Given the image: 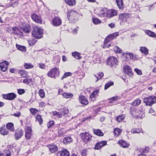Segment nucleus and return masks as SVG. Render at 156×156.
<instances>
[{
    "label": "nucleus",
    "instance_id": "obj_1",
    "mask_svg": "<svg viewBox=\"0 0 156 156\" xmlns=\"http://www.w3.org/2000/svg\"><path fill=\"white\" fill-rule=\"evenodd\" d=\"M144 102L146 105L151 106L156 103V97L153 96H150L144 98Z\"/></svg>",
    "mask_w": 156,
    "mask_h": 156
},
{
    "label": "nucleus",
    "instance_id": "obj_2",
    "mask_svg": "<svg viewBox=\"0 0 156 156\" xmlns=\"http://www.w3.org/2000/svg\"><path fill=\"white\" fill-rule=\"evenodd\" d=\"M130 113L133 118L136 119L142 118L144 116V112L138 109L132 110Z\"/></svg>",
    "mask_w": 156,
    "mask_h": 156
},
{
    "label": "nucleus",
    "instance_id": "obj_3",
    "mask_svg": "<svg viewBox=\"0 0 156 156\" xmlns=\"http://www.w3.org/2000/svg\"><path fill=\"white\" fill-rule=\"evenodd\" d=\"M43 33L42 29L37 27H35L32 32V34L36 38L40 39Z\"/></svg>",
    "mask_w": 156,
    "mask_h": 156
},
{
    "label": "nucleus",
    "instance_id": "obj_4",
    "mask_svg": "<svg viewBox=\"0 0 156 156\" xmlns=\"http://www.w3.org/2000/svg\"><path fill=\"white\" fill-rule=\"evenodd\" d=\"M117 58L113 56L108 58L106 60L107 64L110 67H115L117 64Z\"/></svg>",
    "mask_w": 156,
    "mask_h": 156
},
{
    "label": "nucleus",
    "instance_id": "obj_5",
    "mask_svg": "<svg viewBox=\"0 0 156 156\" xmlns=\"http://www.w3.org/2000/svg\"><path fill=\"white\" fill-rule=\"evenodd\" d=\"M118 35V33L116 32L108 36L105 40L104 41V43L105 44L104 48H109L110 46V44L107 45V43L110 41L112 40L114 38L116 37Z\"/></svg>",
    "mask_w": 156,
    "mask_h": 156
},
{
    "label": "nucleus",
    "instance_id": "obj_6",
    "mask_svg": "<svg viewBox=\"0 0 156 156\" xmlns=\"http://www.w3.org/2000/svg\"><path fill=\"white\" fill-rule=\"evenodd\" d=\"M59 74L58 69L54 68L51 69L48 73V76L52 78H55L56 76H58Z\"/></svg>",
    "mask_w": 156,
    "mask_h": 156
},
{
    "label": "nucleus",
    "instance_id": "obj_7",
    "mask_svg": "<svg viewBox=\"0 0 156 156\" xmlns=\"http://www.w3.org/2000/svg\"><path fill=\"white\" fill-rule=\"evenodd\" d=\"M80 136L82 140L86 143L89 142L92 138L91 136L87 133H81Z\"/></svg>",
    "mask_w": 156,
    "mask_h": 156
},
{
    "label": "nucleus",
    "instance_id": "obj_8",
    "mask_svg": "<svg viewBox=\"0 0 156 156\" xmlns=\"http://www.w3.org/2000/svg\"><path fill=\"white\" fill-rule=\"evenodd\" d=\"M32 135V131L31 128L30 126H27L25 130L26 139L27 140H30L31 139Z\"/></svg>",
    "mask_w": 156,
    "mask_h": 156
},
{
    "label": "nucleus",
    "instance_id": "obj_9",
    "mask_svg": "<svg viewBox=\"0 0 156 156\" xmlns=\"http://www.w3.org/2000/svg\"><path fill=\"white\" fill-rule=\"evenodd\" d=\"M3 98L5 99L11 100L14 99L16 97V95L13 93H10L7 94H3L2 95Z\"/></svg>",
    "mask_w": 156,
    "mask_h": 156
},
{
    "label": "nucleus",
    "instance_id": "obj_10",
    "mask_svg": "<svg viewBox=\"0 0 156 156\" xmlns=\"http://www.w3.org/2000/svg\"><path fill=\"white\" fill-rule=\"evenodd\" d=\"M23 134V130L20 129H16L15 134V139L16 140H19L20 139Z\"/></svg>",
    "mask_w": 156,
    "mask_h": 156
},
{
    "label": "nucleus",
    "instance_id": "obj_11",
    "mask_svg": "<svg viewBox=\"0 0 156 156\" xmlns=\"http://www.w3.org/2000/svg\"><path fill=\"white\" fill-rule=\"evenodd\" d=\"M62 20L59 17H54L52 20V24L54 26L58 27L62 24Z\"/></svg>",
    "mask_w": 156,
    "mask_h": 156
},
{
    "label": "nucleus",
    "instance_id": "obj_12",
    "mask_svg": "<svg viewBox=\"0 0 156 156\" xmlns=\"http://www.w3.org/2000/svg\"><path fill=\"white\" fill-rule=\"evenodd\" d=\"M129 15L126 13H122L119 15V19L122 22H126L129 19Z\"/></svg>",
    "mask_w": 156,
    "mask_h": 156
},
{
    "label": "nucleus",
    "instance_id": "obj_13",
    "mask_svg": "<svg viewBox=\"0 0 156 156\" xmlns=\"http://www.w3.org/2000/svg\"><path fill=\"white\" fill-rule=\"evenodd\" d=\"M68 17L70 18L72 20H74L78 15L77 13L73 10H70L67 14Z\"/></svg>",
    "mask_w": 156,
    "mask_h": 156
},
{
    "label": "nucleus",
    "instance_id": "obj_14",
    "mask_svg": "<svg viewBox=\"0 0 156 156\" xmlns=\"http://www.w3.org/2000/svg\"><path fill=\"white\" fill-rule=\"evenodd\" d=\"M123 70L124 72L128 74L129 76H131L133 75L132 69L128 66H124L123 67Z\"/></svg>",
    "mask_w": 156,
    "mask_h": 156
},
{
    "label": "nucleus",
    "instance_id": "obj_15",
    "mask_svg": "<svg viewBox=\"0 0 156 156\" xmlns=\"http://www.w3.org/2000/svg\"><path fill=\"white\" fill-rule=\"evenodd\" d=\"M9 62L5 61L0 63V67L2 70L3 72L5 71L7 68L8 66L9 65Z\"/></svg>",
    "mask_w": 156,
    "mask_h": 156
},
{
    "label": "nucleus",
    "instance_id": "obj_16",
    "mask_svg": "<svg viewBox=\"0 0 156 156\" xmlns=\"http://www.w3.org/2000/svg\"><path fill=\"white\" fill-rule=\"evenodd\" d=\"M108 9L104 8L99 9L98 13V15L101 17L107 16V17Z\"/></svg>",
    "mask_w": 156,
    "mask_h": 156
},
{
    "label": "nucleus",
    "instance_id": "obj_17",
    "mask_svg": "<svg viewBox=\"0 0 156 156\" xmlns=\"http://www.w3.org/2000/svg\"><path fill=\"white\" fill-rule=\"evenodd\" d=\"M117 11L115 9H108L107 17L111 18L117 15Z\"/></svg>",
    "mask_w": 156,
    "mask_h": 156
},
{
    "label": "nucleus",
    "instance_id": "obj_18",
    "mask_svg": "<svg viewBox=\"0 0 156 156\" xmlns=\"http://www.w3.org/2000/svg\"><path fill=\"white\" fill-rule=\"evenodd\" d=\"M123 57H126V58L125 60L126 61H128L129 59H134L135 57L131 53H126L123 54L122 56Z\"/></svg>",
    "mask_w": 156,
    "mask_h": 156
},
{
    "label": "nucleus",
    "instance_id": "obj_19",
    "mask_svg": "<svg viewBox=\"0 0 156 156\" xmlns=\"http://www.w3.org/2000/svg\"><path fill=\"white\" fill-rule=\"evenodd\" d=\"M107 144V142L105 141H103L101 142H99L97 143L94 147V149H95L99 150L101 149L103 147L106 145Z\"/></svg>",
    "mask_w": 156,
    "mask_h": 156
},
{
    "label": "nucleus",
    "instance_id": "obj_20",
    "mask_svg": "<svg viewBox=\"0 0 156 156\" xmlns=\"http://www.w3.org/2000/svg\"><path fill=\"white\" fill-rule=\"evenodd\" d=\"M79 100L80 102L83 105H86L88 103V101L87 99L84 96H80Z\"/></svg>",
    "mask_w": 156,
    "mask_h": 156
},
{
    "label": "nucleus",
    "instance_id": "obj_21",
    "mask_svg": "<svg viewBox=\"0 0 156 156\" xmlns=\"http://www.w3.org/2000/svg\"><path fill=\"white\" fill-rule=\"evenodd\" d=\"M31 18L33 20L37 23L41 22V18L36 14H33L31 16Z\"/></svg>",
    "mask_w": 156,
    "mask_h": 156
},
{
    "label": "nucleus",
    "instance_id": "obj_22",
    "mask_svg": "<svg viewBox=\"0 0 156 156\" xmlns=\"http://www.w3.org/2000/svg\"><path fill=\"white\" fill-rule=\"evenodd\" d=\"M69 151L65 149L58 153V156H69Z\"/></svg>",
    "mask_w": 156,
    "mask_h": 156
},
{
    "label": "nucleus",
    "instance_id": "obj_23",
    "mask_svg": "<svg viewBox=\"0 0 156 156\" xmlns=\"http://www.w3.org/2000/svg\"><path fill=\"white\" fill-rule=\"evenodd\" d=\"M118 143L123 148H126L128 147L129 144L126 143V142L124 140H119Z\"/></svg>",
    "mask_w": 156,
    "mask_h": 156
},
{
    "label": "nucleus",
    "instance_id": "obj_24",
    "mask_svg": "<svg viewBox=\"0 0 156 156\" xmlns=\"http://www.w3.org/2000/svg\"><path fill=\"white\" fill-rule=\"evenodd\" d=\"M12 30L13 33L16 34L22 35H23L22 32L16 27H15L12 28Z\"/></svg>",
    "mask_w": 156,
    "mask_h": 156
},
{
    "label": "nucleus",
    "instance_id": "obj_25",
    "mask_svg": "<svg viewBox=\"0 0 156 156\" xmlns=\"http://www.w3.org/2000/svg\"><path fill=\"white\" fill-rule=\"evenodd\" d=\"M0 133L3 135H7L8 133V132L5 129V126L2 127L0 129Z\"/></svg>",
    "mask_w": 156,
    "mask_h": 156
},
{
    "label": "nucleus",
    "instance_id": "obj_26",
    "mask_svg": "<svg viewBox=\"0 0 156 156\" xmlns=\"http://www.w3.org/2000/svg\"><path fill=\"white\" fill-rule=\"evenodd\" d=\"M94 133V134L100 136H102L104 135L103 133L101 132V130L99 129H93Z\"/></svg>",
    "mask_w": 156,
    "mask_h": 156
},
{
    "label": "nucleus",
    "instance_id": "obj_27",
    "mask_svg": "<svg viewBox=\"0 0 156 156\" xmlns=\"http://www.w3.org/2000/svg\"><path fill=\"white\" fill-rule=\"evenodd\" d=\"M118 6L120 9H122L123 8V3L122 0H115Z\"/></svg>",
    "mask_w": 156,
    "mask_h": 156
},
{
    "label": "nucleus",
    "instance_id": "obj_28",
    "mask_svg": "<svg viewBox=\"0 0 156 156\" xmlns=\"http://www.w3.org/2000/svg\"><path fill=\"white\" fill-rule=\"evenodd\" d=\"M7 129L12 132H13L15 130L13 124L12 123H8L6 125Z\"/></svg>",
    "mask_w": 156,
    "mask_h": 156
},
{
    "label": "nucleus",
    "instance_id": "obj_29",
    "mask_svg": "<svg viewBox=\"0 0 156 156\" xmlns=\"http://www.w3.org/2000/svg\"><path fill=\"white\" fill-rule=\"evenodd\" d=\"M141 102V100L139 98H137L134 100L132 104L133 106H138L139 105Z\"/></svg>",
    "mask_w": 156,
    "mask_h": 156
},
{
    "label": "nucleus",
    "instance_id": "obj_30",
    "mask_svg": "<svg viewBox=\"0 0 156 156\" xmlns=\"http://www.w3.org/2000/svg\"><path fill=\"white\" fill-rule=\"evenodd\" d=\"M140 51L143 54H145V55H147L148 53V50L145 47H140Z\"/></svg>",
    "mask_w": 156,
    "mask_h": 156
},
{
    "label": "nucleus",
    "instance_id": "obj_31",
    "mask_svg": "<svg viewBox=\"0 0 156 156\" xmlns=\"http://www.w3.org/2000/svg\"><path fill=\"white\" fill-rule=\"evenodd\" d=\"M16 47L19 50L23 52H25L26 51V47L23 46H21L17 44L16 45Z\"/></svg>",
    "mask_w": 156,
    "mask_h": 156
},
{
    "label": "nucleus",
    "instance_id": "obj_32",
    "mask_svg": "<svg viewBox=\"0 0 156 156\" xmlns=\"http://www.w3.org/2000/svg\"><path fill=\"white\" fill-rule=\"evenodd\" d=\"M49 149L51 153H54L57 150L58 148L55 145H51L49 147Z\"/></svg>",
    "mask_w": 156,
    "mask_h": 156
},
{
    "label": "nucleus",
    "instance_id": "obj_33",
    "mask_svg": "<svg viewBox=\"0 0 156 156\" xmlns=\"http://www.w3.org/2000/svg\"><path fill=\"white\" fill-rule=\"evenodd\" d=\"M145 33L146 34L150 37H156V34L155 33L149 30H146L145 31Z\"/></svg>",
    "mask_w": 156,
    "mask_h": 156
},
{
    "label": "nucleus",
    "instance_id": "obj_34",
    "mask_svg": "<svg viewBox=\"0 0 156 156\" xmlns=\"http://www.w3.org/2000/svg\"><path fill=\"white\" fill-rule=\"evenodd\" d=\"M142 130L141 128H135L131 130V133H139L142 132Z\"/></svg>",
    "mask_w": 156,
    "mask_h": 156
},
{
    "label": "nucleus",
    "instance_id": "obj_35",
    "mask_svg": "<svg viewBox=\"0 0 156 156\" xmlns=\"http://www.w3.org/2000/svg\"><path fill=\"white\" fill-rule=\"evenodd\" d=\"M66 2L68 5L71 6L74 5L76 4L75 0H65Z\"/></svg>",
    "mask_w": 156,
    "mask_h": 156
},
{
    "label": "nucleus",
    "instance_id": "obj_36",
    "mask_svg": "<svg viewBox=\"0 0 156 156\" xmlns=\"http://www.w3.org/2000/svg\"><path fill=\"white\" fill-rule=\"evenodd\" d=\"M72 55L75 58L79 59L81 58L80 54L77 52H74L72 53Z\"/></svg>",
    "mask_w": 156,
    "mask_h": 156
},
{
    "label": "nucleus",
    "instance_id": "obj_37",
    "mask_svg": "<svg viewBox=\"0 0 156 156\" xmlns=\"http://www.w3.org/2000/svg\"><path fill=\"white\" fill-rule=\"evenodd\" d=\"M72 142V139L70 137H66L64 138L63 140V142L64 144L70 143Z\"/></svg>",
    "mask_w": 156,
    "mask_h": 156
},
{
    "label": "nucleus",
    "instance_id": "obj_38",
    "mask_svg": "<svg viewBox=\"0 0 156 156\" xmlns=\"http://www.w3.org/2000/svg\"><path fill=\"white\" fill-rule=\"evenodd\" d=\"M22 30L25 33H28L30 31V27L29 25H27L23 28Z\"/></svg>",
    "mask_w": 156,
    "mask_h": 156
},
{
    "label": "nucleus",
    "instance_id": "obj_39",
    "mask_svg": "<svg viewBox=\"0 0 156 156\" xmlns=\"http://www.w3.org/2000/svg\"><path fill=\"white\" fill-rule=\"evenodd\" d=\"M19 73L22 77L25 78L27 76V73L23 70H20L19 71Z\"/></svg>",
    "mask_w": 156,
    "mask_h": 156
},
{
    "label": "nucleus",
    "instance_id": "obj_40",
    "mask_svg": "<svg viewBox=\"0 0 156 156\" xmlns=\"http://www.w3.org/2000/svg\"><path fill=\"white\" fill-rule=\"evenodd\" d=\"M125 116L124 115H122L118 116L116 118V120L119 122H122L125 118Z\"/></svg>",
    "mask_w": 156,
    "mask_h": 156
},
{
    "label": "nucleus",
    "instance_id": "obj_41",
    "mask_svg": "<svg viewBox=\"0 0 156 156\" xmlns=\"http://www.w3.org/2000/svg\"><path fill=\"white\" fill-rule=\"evenodd\" d=\"M62 95L64 98H67L72 97L73 96V94L71 93H67L65 92L62 94Z\"/></svg>",
    "mask_w": 156,
    "mask_h": 156
},
{
    "label": "nucleus",
    "instance_id": "obj_42",
    "mask_svg": "<svg viewBox=\"0 0 156 156\" xmlns=\"http://www.w3.org/2000/svg\"><path fill=\"white\" fill-rule=\"evenodd\" d=\"M58 133L59 137H62L66 133V132L64 131L63 129L61 128L58 131Z\"/></svg>",
    "mask_w": 156,
    "mask_h": 156
},
{
    "label": "nucleus",
    "instance_id": "obj_43",
    "mask_svg": "<svg viewBox=\"0 0 156 156\" xmlns=\"http://www.w3.org/2000/svg\"><path fill=\"white\" fill-rule=\"evenodd\" d=\"M114 83L112 81H109L105 85V90H106L108 89L111 86L113 85Z\"/></svg>",
    "mask_w": 156,
    "mask_h": 156
},
{
    "label": "nucleus",
    "instance_id": "obj_44",
    "mask_svg": "<svg viewBox=\"0 0 156 156\" xmlns=\"http://www.w3.org/2000/svg\"><path fill=\"white\" fill-rule=\"evenodd\" d=\"M94 76L97 78V80L96 81L97 82L98 80L101 79L104 76V74L103 73L99 72L96 75H94Z\"/></svg>",
    "mask_w": 156,
    "mask_h": 156
},
{
    "label": "nucleus",
    "instance_id": "obj_45",
    "mask_svg": "<svg viewBox=\"0 0 156 156\" xmlns=\"http://www.w3.org/2000/svg\"><path fill=\"white\" fill-rule=\"evenodd\" d=\"M36 120H37L40 125H41L43 122V120L41 115H37L36 117Z\"/></svg>",
    "mask_w": 156,
    "mask_h": 156
},
{
    "label": "nucleus",
    "instance_id": "obj_46",
    "mask_svg": "<svg viewBox=\"0 0 156 156\" xmlns=\"http://www.w3.org/2000/svg\"><path fill=\"white\" fill-rule=\"evenodd\" d=\"M122 132V130L119 128H116L115 129L114 131V133L115 135L118 136Z\"/></svg>",
    "mask_w": 156,
    "mask_h": 156
},
{
    "label": "nucleus",
    "instance_id": "obj_47",
    "mask_svg": "<svg viewBox=\"0 0 156 156\" xmlns=\"http://www.w3.org/2000/svg\"><path fill=\"white\" fill-rule=\"evenodd\" d=\"M39 94L41 98H43L45 97V93L43 89H40L39 92Z\"/></svg>",
    "mask_w": 156,
    "mask_h": 156
},
{
    "label": "nucleus",
    "instance_id": "obj_48",
    "mask_svg": "<svg viewBox=\"0 0 156 156\" xmlns=\"http://www.w3.org/2000/svg\"><path fill=\"white\" fill-rule=\"evenodd\" d=\"M60 111L62 112V115L64 116H65V115L68 114L69 110L68 108H64L63 109V110H61Z\"/></svg>",
    "mask_w": 156,
    "mask_h": 156
},
{
    "label": "nucleus",
    "instance_id": "obj_49",
    "mask_svg": "<svg viewBox=\"0 0 156 156\" xmlns=\"http://www.w3.org/2000/svg\"><path fill=\"white\" fill-rule=\"evenodd\" d=\"M92 20L94 23L95 24H98L101 23V20L96 18H93Z\"/></svg>",
    "mask_w": 156,
    "mask_h": 156
},
{
    "label": "nucleus",
    "instance_id": "obj_50",
    "mask_svg": "<svg viewBox=\"0 0 156 156\" xmlns=\"http://www.w3.org/2000/svg\"><path fill=\"white\" fill-rule=\"evenodd\" d=\"M24 66L26 69H31L34 66L31 63H25Z\"/></svg>",
    "mask_w": 156,
    "mask_h": 156
},
{
    "label": "nucleus",
    "instance_id": "obj_51",
    "mask_svg": "<svg viewBox=\"0 0 156 156\" xmlns=\"http://www.w3.org/2000/svg\"><path fill=\"white\" fill-rule=\"evenodd\" d=\"M72 74V73L69 72H66L64 73L61 79V80H63L64 79L66 78L68 76H71Z\"/></svg>",
    "mask_w": 156,
    "mask_h": 156
},
{
    "label": "nucleus",
    "instance_id": "obj_52",
    "mask_svg": "<svg viewBox=\"0 0 156 156\" xmlns=\"http://www.w3.org/2000/svg\"><path fill=\"white\" fill-rule=\"evenodd\" d=\"M30 111L32 115H35L38 110L36 108H31L30 109Z\"/></svg>",
    "mask_w": 156,
    "mask_h": 156
},
{
    "label": "nucleus",
    "instance_id": "obj_53",
    "mask_svg": "<svg viewBox=\"0 0 156 156\" xmlns=\"http://www.w3.org/2000/svg\"><path fill=\"white\" fill-rule=\"evenodd\" d=\"M28 43L30 46H33L35 44L36 41L34 39L28 41Z\"/></svg>",
    "mask_w": 156,
    "mask_h": 156
},
{
    "label": "nucleus",
    "instance_id": "obj_54",
    "mask_svg": "<svg viewBox=\"0 0 156 156\" xmlns=\"http://www.w3.org/2000/svg\"><path fill=\"white\" fill-rule=\"evenodd\" d=\"M98 92V90H95L94 92L92 93L90 95V98H94L95 96L97 95Z\"/></svg>",
    "mask_w": 156,
    "mask_h": 156
},
{
    "label": "nucleus",
    "instance_id": "obj_55",
    "mask_svg": "<svg viewBox=\"0 0 156 156\" xmlns=\"http://www.w3.org/2000/svg\"><path fill=\"white\" fill-rule=\"evenodd\" d=\"M18 1H15L11 2L10 4V6H12L14 7L16 6L18 4Z\"/></svg>",
    "mask_w": 156,
    "mask_h": 156
},
{
    "label": "nucleus",
    "instance_id": "obj_56",
    "mask_svg": "<svg viewBox=\"0 0 156 156\" xmlns=\"http://www.w3.org/2000/svg\"><path fill=\"white\" fill-rule=\"evenodd\" d=\"M17 92L20 95H22L25 93V90L23 89H20L17 90Z\"/></svg>",
    "mask_w": 156,
    "mask_h": 156
},
{
    "label": "nucleus",
    "instance_id": "obj_57",
    "mask_svg": "<svg viewBox=\"0 0 156 156\" xmlns=\"http://www.w3.org/2000/svg\"><path fill=\"white\" fill-rule=\"evenodd\" d=\"M10 152L9 151H7V152H5L3 154H1L0 156H10Z\"/></svg>",
    "mask_w": 156,
    "mask_h": 156
},
{
    "label": "nucleus",
    "instance_id": "obj_58",
    "mask_svg": "<svg viewBox=\"0 0 156 156\" xmlns=\"http://www.w3.org/2000/svg\"><path fill=\"white\" fill-rule=\"evenodd\" d=\"M114 49L116 51V52L118 53H121L122 51V49L117 46L115 47Z\"/></svg>",
    "mask_w": 156,
    "mask_h": 156
},
{
    "label": "nucleus",
    "instance_id": "obj_59",
    "mask_svg": "<svg viewBox=\"0 0 156 156\" xmlns=\"http://www.w3.org/2000/svg\"><path fill=\"white\" fill-rule=\"evenodd\" d=\"M54 122L53 121H51L48 122L47 123V126L48 128L51 127L54 124Z\"/></svg>",
    "mask_w": 156,
    "mask_h": 156
},
{
    "label": "nucleus",
    "instance_id": "obj_60",
    "mask_svg": "<svg viewBox=\"0 0 156 156\" xmlns=\"http://www.w3.org/2000/svg\"><path fill=\"white\" fill-rule=\"evenodd\" d=\"M149 150L148 147H146L144 149H141L140 151L144 153H146Z\"/></svg>",
    "mask_w": 156,
    "mask_h": 156
},
{
    "label": "nucleus",
    "instance_id": "obj_61",
    "mask_svg": "<svg viewBox=\"0 0 156 156\" xmlns=\"http://www.w3.org/2000/svg\"><path fill=\"white\" fill-rule=\"evenodd\" d=\"M135 71L139 75H141L142 74V71L141 70L139 69H135Z\"/></svg>",
    "mask_w": 156,
    "mask_h": 156
},
{
    "label": "nucleus",
    "instance_id": "obj_62",
    "mask_svg": "<svg viewBox=\"0 0 156 156\" xmlns=\"http://www.w3.org/2000/svg\"><path fill=\"white\" fill-rule=\"evenodd\" d=\"M38 65L39 67L42 69H45V64L43 63H39Z\"/></svg>",
    "mask_w": 156,
    "mask_h": 156
},
{
    "label": "nucleus",
    "instance_id": "obj_63",
    "mask_svg": "<svg viewBox=\"0 0 156 156\" xmlns=\"http://www.w3.org/2000/svg\"><path fill=\"white\" fill-rule=\"evenodd\" d=\"M20 113L19 112H17L16 113H14L13 115L16 117H19L20 116Z\"/></svg>",
    "mask_w": 156,
    "mask_h": 156
},
{
    "label": "nucleus",
    "instance_id": "obj_64",
    "mask_svg": "<svg viewBox=\"0 0 156 156\" xmlns=\"http://www.w3.org/2000/svg\"><path fill=\"white\" fill-rule=\"evenodd\" d=\"M108 26L112 28H114L115 27V24L113 23L109 24H108Z\"/></svg>",
    "mask_w": 156,
    "mask_h": 156
}]
</instances>
